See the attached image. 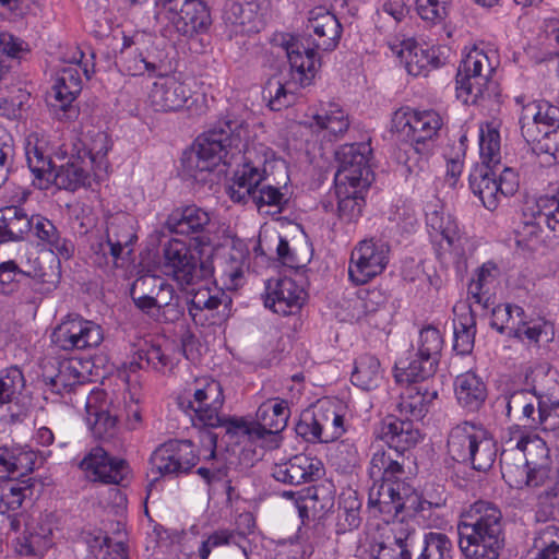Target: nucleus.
<instances>
[{"label":"nucleus","mask_w":559,"mask_h":559,"mask_svg":"<svg viewBox=\"0 0 559 559\" xmlns=\"http://www.w3.org/2000/svg\"><path fill=\"white\" fill-rule=\"evenodd\" d=\"M248 128L245 119L227 112L195 139L190 151L185 152L183 169L190 177L198 179L199 174L212 171L222 162L229 164L228 155L234 156L235 152L241 153L243 150L245 162L234 174L233 185L229 187L230 199L238 203L251 200L259 210L267 205L281 211L287 199L280 188L261 186L266 174L265 168H262L265 160L251 159V152L245 143Z\"/></svg>","instance_id":"nucleus-1"},{"label":"nucleus","mask_w":559,"mask_h":559,"mask_svg":"<svg viewBox=\"0 0 559 559\" xmlns=\"http://www.w3.org/2000/svg\"><path fill=\"white\" fill-rule=\"evenodd\" d=\"M406 457L393 449H377L371 455L368 475L373 480L369 503L384 514L396 516L405 509H415L417 495L405 471Z\"/></svg>","instance_id":"nucleus-2"},{"label":"nucleus","mask_w":559,"mask_h":559,"mask_svg":"<svg viewBox=\"0 0 559 559\" xmlns=\"http://www.w3.org/2000/svg\"><path fill=\"white\" fill-rule=\"evenodd\" d=\"M459 547L466 559H498L504 546L502 513L491 502L476 501L457 525Z\"/></svg>","instance_id":"nucleus-3"},{"label":"nucleus","mask_w":559,"mask_h":559,"mask_svg":"<svg viewBox=\"0 0 559 559\" xmlns=\"http://www.w3.org/2000/svg\"><path fill=\"white\" fill-rule=\"evenodd\" d=\"M25 156L28 168L34 175L33 185L40 190H46L53 183L59 189L75 191L91 183L87 162L80 156H72L66 164L55 169L51 158L39 145L37 138L27 139Z\"/></svg>","instance_id":"nucleus-4"},{"label":"nucleus","mask_w":559,"mask_h":559,"mask_svg":"<svg viewBox=\"0 0 559 559\" xmlns=\"http://www.w3.org/2000/svg\"><path fill=\"white\" fill-rule=\"evenodd\" d=\"M489 56L481 49H472L461 61L456 72V96L464 104L476 105L496 96L497 84Z\"/></svg>","instance_id":"nucleus-5"},{"label":"nucleus","mask_w":559,"mask_h":559,"mask_svg":"<svg viewBox=\"0 0 559 559\" xmlns=\"http://www.w3.org/2000/svg\"><path fill=\"white\" fill-rule=\"evenodd\" d=\"M163 270L181 287L194 285L214 274L212 259L199 261L190 247L176 238L168 240L163 247Z\"/></svg>","instance_id":"nucleus-6"},{"label":"nucleus","mask_w":559,"mask_h":559,"mask_svg":"<svg viewBox=\"0 0 559 559\" xmlns=\"http://www.w3.org/2000/svg\"><path fill=\"white\" fill-rule=\"evenodd\" d=\"M138 239L134 218L126 212L109 214L105 219V241L93 246L95 259L98 265L108 264L109 254L116 263L126 252L132 253V246Z\"/></svg>","instance_id":"nucleus-7"},{"label":"nucleus","mask_w":559,"mask_h":559,"mask_svg":"<svg viewBox=\"0 0 559 559\" xmlns=\"http://www.w3.org/2000/svg\"><path fill=\"white\" fill-rule=\"evenodd\" d=\"M199 455L190 440H168L159 444L150 457L153 481L158 477L177 478L187 475L197 465Z\"/></svg>","instance_id":"nucleus-8"},{"label":"nucleus","mask_w":559,"mask_h":559,"mask_svg":"<svg viewBox=\"0 0 559 559\" xmlns=\"http://www.w3.org/2000/svg\"><path fill=\"white\" fill-rule=\"evenodd\" d=\"M231 297L216 285L191 289L187 294L188 314L195 325L209 326L226 321L231 312Z\"/></svg>","instance_id":"nucleus-9"},{"label":"nucleus","mask_w":559,"mask_h":559,"mask_svg":"<svg viewBox=\"0 0 559 559\" xmlns=\"http://www.w3.org/2000/svg\"><path fill=\"white\" fill-rule=\"evenodd\" d=\"M289 407L285 400L273 399L263 402L257 411V421L247 423L234 418L228 423V435H245L250 439H264L266 435H276L287 425Z\"/></svg>","instance_id":"nucleus-10"},{"label":"nucleus","mask_w":559,"mask_h":559,"mask_svg":"<svg viewBox=\"0 0 559 559\" xmlns=\"http://www.w3.org/2000/svg\"><path fill=\"white\" fill-rule=\"evenodd\" d=\"M443 120L435 110H404L394 112L392 118V128L404 136L407 141L418 144L425 143L429 147H435V139L438 136Z\"/></svg>","instance_id":"nucleus-11"},{"label":"nucleus","mask_w":559,"mask_h":559,"mask_svg":"<svg viewBox=\"0 0 559 559\" xmlns=\"http://www.w3.org/2000/svg\"><path fill=\"white\" fill-rule=\"evenodd\" d=\"M165 227L174 234L192 237L199 248L210 246L215 223L211 213L195 204L175 209L167 217Z\"/></svg>","instance_id":"nucleus-12"},{"label":"nucleus","mask_w":559,"mask_h":559,"mask_svg":"<svg viewBox=\"0 0 559 559\" xmlns=\"http://www.w3.org/2000/svg\"><path fill=\"white\" fill-rule=\"evenodd\" d=\"M390 247L383 240H362L353 250L348 267L349 278L357 285L368 283L381 274L389 262Z\"/></svg>","instance_id":"nucleus-13"},{"label":"nucleus","mask_w":559,"mask_h":559,"mask_svg":"<svg viewBox=\"0 0 559 559\" xmlns=\"http://www.w3.org/2000/svg\"><path fill=\"white\" fill-rule=\"evenodd\" d=\"M224 404L223 389L218 381L213 379H201L197 381L193 393V401L189 407L194 412L197 419L205 427L225 428L228 433V423L235 417L219 415Z\"/></svg>","instance_id":"nucleus-14"},{"label":"nucleus","mask_w":559,"mask_h":559,"mask_svg":"<svg viewBox=\"0 0 559 559\" xmlns=\"http://www.w3.org/2000/svg\"><path fill=\"white\" fill-rule=\"evenodd\" d=\"M86 421L95 438L111 439L120 421L119 401L104 391H92L86 400Z\"/></svg>","instance_id":"nucleus-15"},{"label":"nucleus","mask_w":559,"mask_h":559,"mask_svg":"<svg viewBox=\"0 0 559 559\" xmlns=\"http://www.w3.org/2000/svg\"><path fill=\"white\" fill-rule=\"evenodd\" d=\"M103 340L100 325L82 318H68L51 334V342L62 350L96 347Z\"/></svg>","instance_id":"nucleus-16"},{"label":"nucleus","mask_w":559,"mask_h":559,"mask_svg":"<svg viewBox=\"0 0 559 559\" xmlns=\"http://www.w3.org/2000/svg\"><path fill=\"white\" fill-rule=\"evenodd\" d=\"M80 467L87 478L104 484H120L128 474L124 460L110 456L107 451L96 447L82 460Z\"/></svg>","instance_id":"nucleus-17"},{"label":"nucleus","mask_w":559,"mask_h":559,"mask_svg":"<svg viewBox=\"0 0 559 559\" xmlns=\"http://www.w3.org/2000/svg\"><path fill=\"white\" fill-rule=\"evenodd\" d=\"M166 20L174 25L179 35L189 39L205 34L212 25L210 8L203 0L181 3L180 9Z\"/></svg>","instance_id":"nucleus-18"},{"label":"nucleus","mask_w":559,"mask_h":559,"mask_svg":"<svg viewBox=\"0 0 559 559\" xmlns=\"http://www.w3.org/2000/svg\"><path fill=\"white\" fill-rule=\"evenodd\" d=\"M321 471L320 460L306 454H297L285 462L275 463L271 475L278 483L298 486L320 478Z\"/></svg>","instance_id":"nucleus-19"},{"label":"nucleus","mask_w":559,"mask_h":559,"mask_svg":"<svg viewBox=\"0 0 559 559\" xmlns=\"http://www.w3.org/2000/svg\"><path fill=\"white\" fill-rule=\"evenodd\" d=\"M290 66V78L295 84L306 87L311 84L320 61L314 49L306 47L297 38L289 36L282 43Z\"/></svg>","instance_id":"nucleus-20"},{"label":"nucleus","mask_w":559,"mask_h":559,"mask_svg":"<svg viewBox=\"0 0 559 559\" xmlns=\"http://www.w3.org/2000/svg\"><path fill=\"white\" fill-rule=\"evenodd\" d=\"M371 147L368 143L345 144L336 151V159L338 162L337 175L341 179L346 176L360 180L362 185H371L373 174L369 167V154Z\"/></svg>","instance_id":"nucleus-21"},{"label":"nucleus","mask_w":559,"mask_h":559,"mask_svg":"<svg viewBox=\"0 0 559 559\" xmlns=\"http://www.w3.org/2000/svg\"><path fill=\"white\" fill-rule=\"evenodd\" d=\"M191 97L190 88L174 76L163 75L153 83L148 94L150 106L155 111L180 110Z\"/></svg>","instance_id":"nucleus-22"},{"label":"nucleus","mask_w":559,"mask_h":559,"mask_svg":"<svg viewBox=\"0 0 559 559\" xmlns=\"http://www.w3.org/2000/svg\"><path fill=\"white\" fill-rule=\"evenodd\" d=\"M392 51L404 64L407 73L414 76H426L431 69L440 66V59L433 48L424 47L412 38L394 45Z\"/></svg>","instance_id":"nucleus-23"},{"label":"nucleus","mask_w":559,"mask_h":559,"mask_svg":"<svg viewBox=\"0 0 559 559\" xmlns=\"http://www.w3.org/2000/svg\"><path fill=\"white\" fill-rule=\"evenodd\" d=\"M403 385L396 402L397 412L407 419H424L437 399L438 391L428 383Z\"/></svg>","instance_id":"nucleus-24"},{"label":"nucleus","mask_w":559,"mask_h":559,"mask_svg":"<svg viewBox=\"0 0 559 559\" xmlns=\"http://www.w3.org/2000/svg\"><path fill=\"white\" fill-rule=\"evenodd\" d=\"M43 491V483L23 477L0 483V514L17 511L24 501H34Z\"/></svg>","instance_id":"nucleus-25"},{"label":"nucleus","mask_w":559,"mask_h":559,"mask_svg":"<svg viewBox=\"0 0 559 559\" xmlns=\"http://www.w3.org/2000/svg\"><path fill=\"white\" fill-rule=\"evenodd\" d=\"M306 299V293L294 280L283 277L275 286H269L265 306L274 312L287 316L299 310Z\"/></svg>","instance_id":"nucleus-26"},{"label":"nucleus","mask_w":559,"mask_h":559,"mask_svg":"<svg viewBox=\"0 0 559 559\" xmlns=\"http://www.w3.org/2000/svg\"><path fill=\"white\" fill-rule=\"evenodd\" d=\"M307 28L312 29L318 37L317 48L325 51L335 49L342 35V25L337 17L323 7L309 11Z\"/></svg>","instance_id":"nucleus-27"},{"label":"nucleus","mask_w":559,"mask_h":559,"mask_svg":"<svg viewBox=\"0 0 559 559\" xmlns=\"http://www.w3.org/2000/svg\"><path fill=\"white\" fill-rule=\"evenodd\" d=\"M420 437V432L414 427L412 419L389 416L381 424L380 438L388 444L389 449L402 454L414 448Z\"/></svg>","instance_id":"nucleus-28"},{"label":"nucleus","mask_w":559,"mask_h":559,"mask_svg":"<svg viewBox=\"0 0 559 559\" xmlns=\"http://www.w3.org/2000/svg\"><path fill=\"white\" fill-rule=\"evenodd\" d=\"M438 364L417 352H409L405 358L395 362L394 378L400 384H421L437 371Z\"/></svg>","instance_id":"nucleus-29"},{"label":"nucleus","mask_w":559,"mask_h":559,"mask_svg":"<svg viewBox=\"0 0 559 559\" xmlns=\"http://www.w3.org/2000/svg\"><path fill=\"white\" fill-rule=\"evenodd\" d=\"M259 4L255 0H227L222 19L235 33H253L259 31Z\"/></svg>","instance_id":"nucleus-30"},{"label":"nucleus","mask_w":559,"mask_h":559,"mask_svg":"<svg viewBox=\"0 0 559 559\" xmlns=\"http://www.w3.org/2000/svg\"><path fill=\"white\" fill-rule=\"evenodd\" d=\"M453 349L460 355H467L474 348L476 335V319L473 305L469 302H457L453 307Z\"/></svg>","instance_id":"nucleus-31"},{"label":"nucleus","mask_w":559,"mask_h":559,"mask_svg":"<svg viewBox=\"0 0 559 559\" xmlns=\"http://www.w3.org/2000/svg\"><path fill=\"white\" fill-rule=\"evenodd\" d=\"M524 485L535 489L539 504L547 509L555 507L558 497L559 478L557 473L551 469L550 464L528 466Z\"/></svg>","instance_id":"nucleus-32"},{"label":"nucleus","mask_w":559,"mask_h":559,"mask_svg":"<svg viewBox=\"0 0 559 559\" xmlns=\"http://www.w3.org/2000/svg\"><path fill=\"white\" fill-rule=\"evenodd\" d=\"M497 167L478 165L472 170L468 178L472 192L490 211H493L502 199L497 185Z\"/></svg>","instance_id":"nucleus-33"},{"label":"nucleus","mask_w":559,"mask_h":559,"mask_svg":"<svg viewBox=\"0 0 559 559\" xmlns=\"http://www.w3.org/2000/svg\"><path fill=\"white\" fill-rule=\"evenodd\" d=\"M543 225L546 226V222L542 219V211L536 207V212H533L531 218H524L515 230V242L519 247H522L528 251H537L543 247L552 248L559 243L556 236L545 240L543 234Z\"/></svg>","instance_id":"nucleus-34"},{"label":"nucleus","mask_w":559,"mask_h":559,"mask_svg":"<svg viewBox=\"0 0 559 559\" xmlns=\"http://www.w3.org/2000/svg\"><path fill=\"white\" fill-rule=\"evenodd\" d=\"M426 224L430 235L440 236L448 245V249H456L461 246V233L456 221L445 215L443 207L436 203L426 206Z\"/></svg>","instance_id":"nucleus-35"},{"label":"nucleus","mask_w":559,"mask_h":559,"mask_svg":"<svg viewBox=\"0 0 559 559\" xmlns=\"http://www.w3.org/2000/svg\"><path fill=\"white\" fill-rule=\"evenodd\" d=\"M454 392L457 403L471 412L478 411L487 397L485 382L473 371L461 373L455 378Z\"/></svg>","instance_id":"nucleus-36"},{"label":"nucleus","mask_w":559,"mask_h":559,"mask_svg":"<svg viewBox=\"0 0 559 559\" xmlns=\"http://www.w3.org/2000/svg\"><path fill=\"white\" fill-rule=\"evenodd\" d=\"M483 427L471 421H464L453 427L449 433L447 448L452 460L467 463L471 451L478 440V432Z\"/></svg>","instance_id":"nucleus-37"},{"label":"nucleus","mask_w":559,"mask_h":559,"mask_svg":"<svg viewBox=\"0 0 559 559\" xmlns=\"http://www.w3.org/2000/svg\"><path fill=\"white\" fill-rule=\"evenodd\" d=\"M394 536L378 545L374 550L376 559H412L413 549L416 545L417 534L414 528L400 523L393 528Z\"/></svg>","instance_id":"nucleus-38"},{"label":"nucleus","mask_w":559,"mask_h":559,"mask_svg":"<svg viewBox=\"0 0 559 559\" xmlns=\"http://www.w3.org/2000/svg\"><path fill=\"white\" fill-rule=\"evenodd\" d=\"M34 215L28 216L24 209L15 205L0 211V242L21 240L32 231Z\"/></svg>","instance_id":"nucleus-39"},{"label":"nucleus","mask_w":559,"mask_h":559,"mask_svg":"<svg viewBox=\"0 0 559 559\" xmlns=\"http://www.w3.org/2000/svg\"><path fill=\"white\" fill-rule=\"evenodd\" d=\"M500 276V270L493 262L484 263L476 273V278H473L468 285V299L474 304L487 309L492 305L491 296L492 289Z\"/></svg>","instance_id":"nucleus-40"},{"label":"nucleus","mask_w":559,"mask_h":559,"mask_svg":"<svg viewBox=\"0 0 559 559\" xmlns=\"http://www.w3.org/2000/svg\"><path fill=\"white\" fill-rule=\"evenodd\" d=\"M32 233L41 242L48 245L50 251L59 258L68 260L73 255V242L62 237L50 219L41 215H34Z\"/></svg>","instance_id":"nucleus-41"},{"label":"nucleus","mask_w":559,"mask_h":559,"mask_svg":"<svg viewBox=\"0 0 559 559\" xmlns=\"http://www.w3.org/2000/svg\"><path fill=\"white\" fill-rule=\"evenodd\" d=\"M513 441L518 450L523 453L527 466H543L551 463L549 449L539 436L521 432L518 438H511L509 443Z\"/></svg>","instance_id":"nucleus-42"},{"label":"nucleus","mask_w":559,"mask_h":559,"mask_svg":"<svg viewBox=\"0 0 559 559\" xmlns=\"http://www.w3.org/2000/svg\"><path fill=\"white\" fill-rule=\"evenodd\" d=\"M298 87L299 84H295L292 78L287 82L271 78L263 88V99L267 100L271 110L280 111L295 103Z\"/></svg>","instance_id":"nucleus-43"},{"label":"nucleus","mask_w":559,"mask_h":559,"mask_svg":"<svg viewBox=\"0 0 559 559\" xmlns=\"http://www.w3.org/2000/svg\"><path fill=\"white\" fill-rule=\"evenodd\" d=\"M216 264L214 265V277L215 283L218 281L223 284L226 289H236L241 285L243 272H242V259L236 255L233 250L223 257L216 258Z\"/></svg>","instance_id":"nucleus-44"},{"label":"nucleus","mask_w":559,"mask_h":559,"mask_svg":"<svg viewBox=\"0 0 559 559\" xmlns=\"http://www.w3.org/2000/svg\"><path fill=\"white\" fill-rule=\"evenodd\" d=\"M80 362L64 360L59 362L55 376L44 374L45 383L57 394L70 392L76 384L83 383L85 376L79 370Z\"/></svg>","instance_id":"nucleus-45"},{"label":"nucleus","mask_w":559,"mask_h":559,"mask_svg":"<svg viewBox=\"0 0 559 559\" xmlns=\"http://www.w3.org/2000/svg\"><path fill=\"white\" fill-rule=\"evenodd\" d=\"M500 467L503 479L514 488H521L525 483L528 466L523 453L514 448L504 449L500 455Z\"/></svg>","instance_id":"nucleus-46"},{"label":"nucleus","mask_w":559,"mask_h":559,"mask_svg":"<svg viewBox=\"0 0 559 559\" xmlns=\"http://www.w3.org/2000/svg\"><path fill=\"white\" fill-rule=\"evenodd\" d=\"M497 453V442L484 428L481 432H478V440L474 444L466 464H469L475 471L487 472L492 467Z\"/></svg>","instance_id":"nucleus-47"},{"label":"nucleus","mask_w":559,"mask_h":559,"mask_svg":"<svg viewBox=\"0 0 559 559\" xmlns=\"http://www.w3.org/2000/svg\"><path fill=\"white\" fill-rule=\"evenodd\" d=\"M433 148L415 142H407L400 148L397 159L402 163L409 175L424 173L429 165V157Z\"/></svg>","instance_id":"nucleus-48"},{"label":"nucleus","mask_w":559,"mask_h":559,"mask_svg":"<svg viewBox=\"0 0 559 559\" xmlns=\"http://www.w3.org/2000/svg\"><path fill=\"white\" fill-rule=\"evenodd\" d=\"M311 127L318 131H325L329 135L338 136L347 131L349 120L347 114L338 105L330 104L329 109H323L312 118Z\"/></svg>","instance_id":"nucleus-49"},{"label":"nucleus","mask_w":559,"mask_h":559,"mask_svg":"<svg viewBox=\"0 0 559 559\" xmlns=\"http://www.w3.org/2000/svg\"><path fill=\"white\" fill-rule=\"evenodd\" d=\"M352 383L362 390H371L378 385L381 379L380 361L377 357L365 354L355 362L352 373Z\"/></svg>","instance_id":"nucleus-50"},{"label":"nucleus","mask_w":559,"mask_h":559,"mask_svg":"<svg viewBox=\"0 0 559 559\" xmlns=\"http://www.w3.org/2000/svg\"><path fill=\"white\" fill-rule=\"evenodd\" d=\"M33 453L16 447L0 445V478L33 469Z\"/></svg>","instance_id":"nucleus-51"},{"label":"nucleus","mask_w":559,"mask_h":559,"mask_svg":"<svg viewBox=\"0 0 559 559\" xmlns=\"http://www.w3.org/2000/svg\"><path fill=\"white\" fill-rule=\"evenodd\" d=\"M361 502L356 491L343 493L338 502L337 533H345L357 528L361 523Z\"/></svg>","instance_id":"nucleus-52"},{"label":"nucleus","mask_w":559,"mask_h":559,"mask_svg":"<svg viewBox=\"0 0 559 559\" xmlns=\"http://www.w3.org/2000/svg\"><path fill=\"white\" fill-rule=\"evenodd\" d=\"M416 559H452L453 544L443 533L429 532L423 537Z\"/></svg>","instance_id":"nucleus-53"},{"label":"nucleus","mask_w":559,"mask_h":559,"mask_svg":"<svg viewBox=\"0 0 559 559\" xmlns=\"http://www.w3.org/2000/svg\"><path fill=\"white\" fill-rule=\"evenodd\" d=\"M479 151L483 160L480 165L499 167L501 159L500 134L492 123H487L485 128H480Z\"/></svg>","instance_id":"nucleus-54"},{"label":"nucleus","mask_w":559,"mask_h":559,"mask_svg":"<svg viewBox=\"0 0 559 559\" xmlns=\"http://www.w3.org/2000/svg\"><path fill=\"white\" fill-rule=\"evenodd\" d=\"M554 336L555 330L550 322L542 319H526L516 338L527 346L540 347L543 343L551 342Z\"/></svg>","instance_id":"nucleus-55"},{"label":"nucleus","mask_w":559,"mask_h":559,"mask_svg":"<svg viewBox=\"0 0 559 559\" xmlns=\"http://www.w3.org/2000/svg\"><path fill=\"white\" fill-rule=\"evenodd\" d=\"M37 276L35 270H25L14 260H8L0 263V293L11 294L19 287L22 277Z\"/></svg>","instance_id":"nucleus-56"},{"label":"nucleus","mask_w":559,"mask_h":559,"mask_svg":"<svg viewBox=\"0 0 559 559\" xmlns=\"http://www.w3.org/2000/svg\"><path fill=\"white\" fill-rule=\"evenodd\" d=\"M81 91H73L70 88L69 83L61 84L59 79L52 86L53 98L56 100L52 104L53 107L59 108L62 111L60 119L74 120L79 116V109L72 105L76 96Z\"/></svg>","instance_id":"nucleus-57"},{"label":"nucleus","mask_w":559,"mask_h":559,"mask_svg":"<svg viewBox=\"0 0 559 559\" xmlns=\"http://www.w3.org/2000/svg\"><path fill=\"white\" fill-rule=\"evenodd\" d=\"M24 388V377L21 369L12 366L0 376V406L12 402L15 394Z\"/></svg>","instance_id":"nucleus-58"},{"label":"nucleus","mask_w":559,"mask_h":559,"mask_svg":"<svg viewBox=\"0 0 559 559\" xmlns=\"http://www.w3.org/2000/svg\"><path fill=\"white\" fill-rule=\"evenodd\" d=\"M442 337L440 332L433 326H426L420 330L418 349L416 350L426 358H432L439 364V357L442 349Z\"/></svg>","instance_id":"nucleus-59"},{"label":"nucleus","mask_w":559,"mask_h":559,"mask_svg":"<svg viewBox=\"0 0 559 559\" xmlns=\"http://www.w3.org/2000/svg\"><path fill=\"white\" fill-rule=\"evenodd\" d=\"M119 401L120 408V421H124L129 430H135L142 423L141 408L139 401L134 399V395L130 392L121 395H116Z\"/></svg>","instance_id":"nucleus-60"},{"label":"nucleus","mask_w":559,"mask_h":559,"mask_svg":"<svg viewBox=\"0 0 559 559\" xmlns=\"http://www.w3.org/2000/svg\"><path fill=\"white\" fill-rule=\"evenodd\" d=\"M452 0H416L419 16L433 24L442 22L450 11Z\"/></svg>","instance_id":"nucleus-61"},{"label":"nucleus","mask_w":559,"mask_h":559,"mask_svg":"<svg viewBox=\"0 0 559 559\" xmlns=\"http://www.w3.org/2000/svg\"><path fill=\"white\" fill-rule=\"evenodd\" d=\"M144 64L147 68L148 76H163L169 68L167 62V53L164 49L158 48L154 43L146 47L145 51H141Z\"/></svg>","instance_id":"nucleus-62"},{"label":"nucleus","mask_w":559,"mask_h":559,"mask_svg":"<svg viewBox=\"0 0 559 559\" xmlns=\"http://www.w3.org/2000/svg\"><path fill=\"white\" fill-rule=\"evenodd\" d=\"M183 313L185 307L180 304L179 297L175 295V290L163 293L155 318L164 322H176Z\"/></svg>","instance_id":"nucleus-63"},{"label":"nucleus","mask_w":559,"mask_h":559,"mask_svg":"<svg viewBox=\"0 0 559 559\" xmlns=\"http://www.w3.org/2000/svg\"><path fill=\"white\" fill-rule=\"evenodd\" d=\"M545 431H550L559 440V402H538V420Z\"/></svg>","instance_id":"nucleus-64"}]
</instances>
